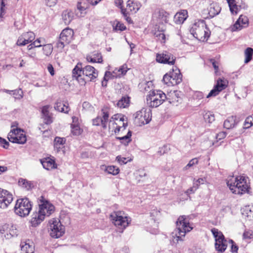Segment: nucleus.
<instances>
[{"label": "nucleus", "instance_id": "obj_23", "mask_svg": "<svg viewBox=\"0 0 253 253\" xmlns=\"http://www.w3.org/2000/svg\"><path fill=\"white\" fill-rule=\"evenodd\" d=\"M66 139L64 138L56 137L54 140V149L56 153H59L61 151H63L64 144Z\"/></svg>", "mask_w": 253, "mask_h": 253}, {"label": "nucleus", "instance_id": "obj_10", "mask_svg": "<svg viewBox=\"0 0 253 253\" xmlns=\"http://www.w3.org/2000/svg\"><path fill=\"white\" fill-rule=\"evenodd\" d=\"M74 32L70 28H65L61 33L58 41L56 43L58 48L62 50L65 45L68 44L73 40Z\"/></svg>", "mask_w": 253, "mask_h": 253}, {"label": "nucleus", "instance_id": "obj_58", "mask_svg": "<svg viewBox=\"0 0 253 253\" xmlns=\"http://www.w3.org/2000/svg\"><path fill=\"white\" fill-rule=\"evenodd\" d=\"M77 8L81 12V15H80L81 16H82V14L85 13V10H86V7L84 6H82L81 2L78 3Z\"/></svg>", "mask_w": 253, "mask_h": 253}, {"label": "nucleus", "instance_id": "obj_41", "mask_svg": "<svg viewBox=\"0 0 253 253\" xmlns=\"http://www.w3.org/2000/svg\"><path fill=\"white\" fill-rule=\"evenodd\" d=\"M245 63H248L252 59L253 55V49L251 47H248L245 51Z\"/></svg>", "mask_w": 253, "mask_h": 253}, {"label": "nucleus", "instance_id": "obj_21", "mask_svg": "<svg viewBox=\"0 0 253 253\" xmlns=\"http://www.w3.org/2000/svg\"><path fill=\"white\" fill-rule=\"evenodd\" d=\"M165 30L166 28L164 25H156L154 35L157 38V40L162 43L165 42L166 36L164 33Z\"/></svg>", "mask_w": 253, "mask_h": 253}, {"label": "nucleus", "instance_id": "obj_4", "mask_svg": "<svg viewBox=\"0 0 253 253\" xmlns=\"http://www.w3.org/2000/svg\"><path fill=\"white\" fill-rule=\"evenodd\" d=\"M190 31L194 38L202 42L207 41L211 34L209 29L203 20L195 22Z\"/></svg>", "mask_w": 253, "mask_h": 253}, {"label": "nucleus", "instance_id": "obj_52", "mask_svg": "<svg viewBox=\"0 0 253 253\" xmlns=\"http://www.w3.org/2000/svg\"><path fill=\"white\" fill-rule=\"evenodd\" d=\"M128 70V68L127 67V66L126 64H124L123 66H122L121 67L119 68V69L117 70L116 69L114 73H115L116 71H117V72L119 73L118 76L122 75L125 74L127 71Z\"/></svg>", "mask_w": 253, "mask_h": 253}, {"label": "nucleus", "instance_id": "obj_45", "mask_svg": "<svg viewBox=\"0 0 253 253\" xmlns=\"http://www.w3.org/2000/svg\"><path fill=\"white\" fill-rule=\"evenodd\" d=\"M71 128V131L73 135H79L82 133V130L78 124H72Z\"/></svg>", "mask_w": 253, "mask_h": 253}, {"label": "nucleus", "instance_id": "obj_55", "mask_svg": "<svg viewBox=\"0 0 253 253\" xmlns=\"http://www.w3.org/2000/svg\"><path fill=\"white\" fill-rule=\"evenodd\" d=\"M198 163V160L197 158L191 160L188 164L185 167L184 169H187L188 168Z\"/></svg>", "mask_w": 253, "mask_h": 253}, {"label": "nucleus", "instance_id": "obj_14", "mask_svg": "<svg viewBox=\"0 0 253 253\" xmlns=\"http://www.w3.org/2000/svg\"><path fill=\"white\" fill-rule=\"evenodd\" d=\"M156 61L159 63L172 65L175 63V57L171 53L165 51L157 54Z\"/></svg>", "mask_w": 253, "mask_h": 253}, {"label": "nucleus", "instance_id": "obj_7", "mask_svg": "<svg viewBox=\"0 0 253 253\" xmlns=\"http://www.w3.org/2000/svg\"><path fill=\"white\" fill-rule=\"evenodd\" d=\"M32 207L31 203L28 198L20 199L17 200L14 207V212L21 217H25L29 215Z\"/></svg>", "mask_w": 253, "mask_h": 253}, {"label": "nucleus", "instance_id": "obj_27", "mask_svg": "<svg viewBox=\"0 0 253 253\" xmlns=\"http://www.w3.org/2000/svg\"><path fill=\"white\" fill-rule=\"evenodd\" d=\"M171 80L170 81V86L177 85L182 82V75L180 71L170 72Z\"/></svg>", "mask_w": 253, "mask_h": 253}, {"label": "nucleus", "instance_id": "obj_24", "mask_svg": "<svg viewBox=\"0 0 253 253\" xmlns=\"http://www.w3.org/2000/svg\"><path fill=\"white\" fill-rule=\"evenodd\" d=\"M188 17V12L186 10H181L180 12H177L174 16V21L177 24H181Z\"/></svg>", "mask_w": 253, "mask_h": 253}, {"label": "nucleus", "instance_id": "obj_18", "mask_svg": "<svg viewBox=\"0 0 253 253\" xmlns=\"http://www.w3.org/2000/svg\"><path fill=\"white\" fill-rule=\"evenodd\" d=\"M102 117H97L92 120V124L94 126H101L104 128L107 127L109 115L104 110H102Z\"/></svg>", "mask_w": 253, "mask_h": 253}, {"label": "nucleus", "instance_id": "obj_31", "mask_svg": "<svg viewBox=\"0 0 253 253\" xmlns=\"http://www.w3.org/2000/svg\"><path fill=\"white\" fill-rule=\"evenodd\" d=\"M237 124L236 117L231 116L228 117L224 122V127L226 129H230L234 127Z\"/></svg>", "mask_w": 253, "mask_h": 253}, {"label": "nucleus", "instance_id": "obj_54", "mask_svg": "<svg viewBox=\"0 0 253 253\" xmlns=\"http://www.w3.org/2000/svg\"><path fill=\"white\" fill-rule=\"evenodd\" d=\"M116 160L120 165L126 164L127 162L130 161V160H128L126 158L122 157L121 156H118L116 157Z\"/></svg>", "mask_w": 253, "mask_h": 253}, {"label": "nucleus", "instance_id": "obj_34", "mask_svg": "<svg viewBox=\"0 0 253 253\" xmlns=\"http://www.w3.org/2000/svg\"><path fill=\"white\" fill-rule=\"evenodd\" d=\"M62 19L66 25L69 24L73 18V13L68 10H65L62 14Z\"/></svg>", "mask_w": 253, "mask_h": 253}, {"label": "nucleus", "instance_id": "obj_6", "mask_svg": "<svg viewBox=\"0 0 253 253\" xmlns=\"http://www.w3.org/2000/svg\"><path fill=\"white\" fill-rule=\"evenodd\" d=\"M176 228L178 230V234L176 233V241H182V237H184L187 232H190L193 227H191L185 215L180 216L176 221Z\"/></svg>", "mask_w": 253, "mask_h": 253}, {"label": "nucleus", "instance_id": "obj_51", "mask_svg": "<svg viewBox=\"0 0 253 253\" xmlns=\"http://www.w3.org/2000/svg\"><path fill=\"white\" fill-rule=\"evenodd\" d=\"M171 80L170 72L164 75L163 82L168 86H170V81Z\"/></svg>", "mask_w": 253, "mask_h": 253}, {"label": "nucleus", "instance_id": "obj_39", "mask_svg": "<svg viewBox=\"0 0 253 253\" xmlns=\"http://www.w3.org/2000/svg\"><path fill=\"white\" fill-rule=\"evenodd\" d=\"M18 184L20 186L27 190L32 189L34 187L33 184L31 182L23 178H20L18 181Z\"/></svg>", "mask_w": 253, "mask_h": 253}, {"label": "nucleus", "instance_id": "obj_13", "mask_svg": "<svg viewBox=\"0 0 253 253\" xmlns=\"http://www.w3.org/2000/svg\"><path fill=\"white\" fill-rule=\"evenodd\" d=\"M12 201V194L6 190L0 188V208L7 209Z\"/></svg>", "mask_w": 253, "mask_h": 253}, {"label": "nucleus", "instance_id": "obj_43", "mask_svg": "<svg viewBox=\"0 0 253 253\" xmlns=\"http://www.w3.org/2000/svg\"><path fill=\"white\" fill-rule=\"evenodd\" d=\"M211 231L215 238V241L216 240H220L222 239H224V236L223 235L222 233L219 231L217 229L213 228L211 230Z\"/></svg>", "mask_w": 253, "mask_h": 253}, {"label": "nucleus", "instance_id": "obj_12", "mask_svg": "<svg viewBox=\"0 0 253 253\" xmlns=\"http://www.w3.org/2000/svg\"><path fill=\"white\" fill-rule=\"evenodd\" d=\"M135 121L139 126L148 124L151 120V113L150 109L143 108L135 114Z\"/></svg>", "mask_w": 253, "mask_h": 253}, {"label": "nucleus", "instance_id": "obj_46", "mask_svg": "<svg viewBox=\"0 0 253 253\" xmlns=\"http://www.w3.org/2000/svg\"><path fill=\"white\" fill-rule=\"evenodd\" d=\"M253 125V116L248 117L244 122L243 128L247 129Z\"/></svg>", "mask_w": 253, "mask_h": 253}, {"label": "nucleus", "instance_id": "obj_25", "mask_svg": "<svg viewBox=\"0 0 253 253\" xmlns=\"http://www.w3.org/2000/svg\"><path fill=\"white\" fill-rule=\"evenodd\" d=\"M180 92L178 91H173L169 92V94L167 96L166 99L169 100V102L173 105H177V103L181 100L179 96Z\"/></svg>", "mask_w": 253, "mask_h": 253}, {"label": "nucleus", "instance_id": "obj_48", "mask_svg": "<svg viewBox=\"0 0 253 253\" xmlns=\"http://www.w3.org/2000/svg\"><path fill=\"white\" fill-rule=\"evenodd\" d=\"M204 119L206 122L211 123L214 121V114L211 112H207L204 116Z\"/></svg>", "mask_w": 253, "mask_h": 253}, {"label": "nucleus", "instance_id": "obj_37", "mask_svg": "<svg viewBox=\"0 0 253 253\" xmlns=\"http://www.w3.org/2000/svg\"><path fill=\"white\" fill-rule=\"evenodd\" d=\"M22 253H34V247L32 244L24 242L21 245Z\"/></svg>", "mask_w": 253, "mask_h": 253}, {"label": "nucleus", "instance_id": "obj_22", "mask_svg": "<svg viewBox=\"0 0 253 253\" xmlns=\"http://www.w3.org/2000/svg\"><path fill=\"white\" fill-rule=\"evenodd\" d=\"M141 7V4L134 0H128L126 3V11L135 13Z\"/></svg>", "mask_w": 253, "mask_h": 253}, {"label": "nucleus", "instance_id": "obj_40", "mask_svg": "<svg viewBox=\"0 0 253 253\" xmlns=\"http://www.w3.org/2000/svg\"><path fill=\"white\" fill-rule=\"evenodd\" d=\"M127 126V124H125L124 122L122 125H117L114 126V128L113 131H114L115 134L122 135H125V131L126 130Z\"/></svg>", "mask_w": 253, "mask_h": 253}, {"label": "nucleus", "instance_id": "obj_8", "mask_svg": "<svg viewBox=\"0 0 253 253\" xmlns=\"http://www.w3.org/2000/svg\"><path fill=\"white\" fill-rule=\"evenodd\" d=\"M123 214H124L123 212L118 211L114 212L110 215V218L114 225L122 231L128 225L130 221L128 220L126 216H124Z\"/></svg>", "mask_w": 253, "mask_h": 253}, {"label": "nucleus", "instance_id": "obj_62", "mask_svg": "<svg viewBox=\"0 0 253 253\" xmlns=\"http://www.w3.org/2000/svg\"><path fill=\"white\" fill-rule=\"evenodd\" d=\"M252 234L250 231H246L243 233V238L244 239H250L252 238Z\"/></svg>", "mask_w": 253, "mask_h": 253}, {"label": "nucleus", "instance_id": "obj_26", "mask_svg": "<svg viewBox=\"0 0 253 253\" xmlns=\"http://www.w3.org/2000/svg\"><path fill=\"white\" fill-rule=\"evenodd\" d=\"M49 107L44 106L42 109V117L43 119V122L45 124L48 125L52 123L53 120L50 115L48 110Z\"/></svg>", "mask_w": 253, "mask_h": 253}, {"label": "nucleus", "instance_id": "obj_49", "mask_svg": "<svg viewBox=\"0 0 253 253\" xmlns=\"http://www.w3.org/2000/svg\"><path fill=\"white\" fill-rule=\"evenodd\" d=\"M113 29L118 31L119 30L120 31H123L126 29V26L122 23H121L119 21H116V24L114 22L113 25Z\"/></svg>", "mask_w": 253, "mask_h": 253}, {"label": "nucleus", "instance_id": "obj_38", "mask_svg": "<svg viewBox=\"0 0 253 253\" xmlns=\"http://www.w3.org/2000/svg\"><path fill=\"white\" fill-rule=\"evenodd\" d=\"M220 7L216 3H212L210 4L209 9V14L211 16L213 17L217 15L220 10Z\"/></svg>", "mask_w": 253, "mask_h": 253}, {"label": "nucleus", "instance_id": "obj_1", "mask_svg": "<svg viewBox=\"0 0 253 253\" xmlns=\"http://www.w3.org/2000/svg\"><path fill=\"white\" fill-rule=\"evenodd\" d=\"M73 77L80 84L84 85L85 81H93L98 76L95 69L90 65L83 67L82 63H78L72 71Z\"/></svg>", "mask_w": 253, "mask_h": 253}, {"label": "nucleus", "instance_id": "obj_35", "mask_svg": "<svg viewBox=\"0 0 253 253\" xmlns=\"http://www.w3.org/2000/svg\"><path fill=\"white\" fill-rule=\"evenodd\" d=\"M129 97L127 96H123L121 99L118 101L117 105L120 108H125L129 106Z\"/></svg>", "mask_w": 253, "mask_h": 253}, {"label": "nucleus", "instance_id": "obj_63", "mask_svg": "<svg viewBox=\"0 0 253 253\" xmlns=\"http://www.w3.org/2000/svg\"><path fill=\"white\" fill-rule=\"evenodd\" d=\"M42 42L41 40L38 39L33 42V44H34L35 47H39L42 46V45L41 44Z\"/></svg>", "mask_w": 253, "mask_h": 253}, {"label": "nucleus", "instance_id": "obj_28", "mask_svg": "<svg viewBox=\"0 0 253 253\" xmlns=\"http://www.w3.org/2000/svg\"><path fill=\"white\" fill-rule=\"evenodd\" d=\"M100 168L102 170L114 175L118 174L120 172L119 168L114 166L101 165Z\"/></svg>", "mask_w": 253, "mask_h": 253}, {"label": "nucleus", "instance_id": "obj_60", "mask_svg": "<svg viewBox=\"0 0 253 253\" xmlns=\"http://www.w3.org/2000/svg\"><path fill=\"white\" fill-rule=\"evenodd\" d=\"M229 242L232 244L231 246V251L232 253H236L238 250V246L234 244L233 240H230Z\"/></svg>", "mask_w": 253, "mask_h": 253}, {"label": "nucleus", "instance_id": "obj_11", "mask_svg": "<svg viewBox=\"0 0 253 253\" xmlns=\"http://www.w3.org/2000/svg\"><path fill=\"white\" fill-rule=\"evenodd\" d=\"M8 139L12 143L23 144L26 143L27 138L23 130L20 128H13L8 134Z\"/></svg>", "mask_w": 253, "mask_h": 253}, {"label": "nucleus", "instance_id": "obj_3", "mask_svg": "<svg viewBox=\"0 0 253 253\" xmlns=\"http://www.w3.org/2000/svg\"><path fill=\"white\" fill-rule=\"evenodd\" d=\"M54 206L47 201H42L39 205L38 212H34L32 214L31 223L33 226H36L41 223L46 216H49L54 211Z\"/></svg>", "mask_w": 253, "mask_h": 253}, {"label": "nucleus", "instance_id": "obj_15", "mask_svg": "<svg viewBox=\"0 0 253 253\" xmlns=\"http://www.w3.org/2000/svg\"><path fill=\"white\" fill-rule=\"evenodd\" d=\"M228 81L224 79H219L217 80L216 84L213 88L211 90L207 96V98H210L212 96H215L219 93L224 89L227 86Z\"/></svg>", "mask_w": 253, "mask_h": 253}, {"label": "nucleus", "instance_id": "obj_42", "mask_svg": "<svg viewBox=\"0 0 253 253\" xmlns=\"http://www.w3.org/2000/svg\"><path fill=\"white\" fill-rule=\"evenodd\" d=\"M230 10L232 14H237L238 10V6L235 2V0H227Z\"/></svg>", "mask_w": 253, "mask_h": 253}, {"label": "nucleus", "instance_id": "obj_59", "mask_svg": "<svg viewBox=\"0 0 253 253\" xmlns=\"http://www.w3.org/2000/svg\"><path fill=\"white\" fill-rule=\"evenodd\" d=\"M45 1L47 6L52 7L56 5L57 0H45Z\"/></svg>", "mask_w": 253, "mask_h": 253}, {"label": "nucleus", "instance_id": "obj_44", "mask_svg": "<svg viewBox=\"0 0 253 253\" xmlns=\"http://www.w3.org/2000/svg\"><path fill=\"white\" fill-rule=\"evenodd\" d=\"M206 182V178L205 177L204 178H200L196 180L194 182L193 187L191 188V190H196L198 187L199 185L203 184Z\"/></svg>", "mask_w": 253, "mask_h": 253}, {"label": "nucleus", "instance_id": "obj_16", "mask_svg": "<svg viewBox=\"0 0 253 253\" xmlns=\"http://www.w3.org/2000/svg\"><path fill=\"white\" fill-rule=\"evenodd\" d=\"M169 13L165 10L157 9L153 14V19L156 20L160 25H164V23H167Z\"/></svg>", "mask_w": 253, "mask_h": 253}, {"label": "nucleus", "instance_id": "obj_19", "mask_svg": "<svg viewBox=\"0 0 253 253\" xmlns=\"http://www.w3.org/2000/svg\"><path fill=\"white\" fill-rule=\"evenodd\" d=\"M248 18L247 16L241 15L236 23L231 27L232 31L241 30L248 26Z\"/></svg>", "mask_w": 253, "mask_h": 253}, {"label": "nucleus", "instance_id": "obj_36", "mask_svg": "<svg viewBox=\"0 0 253 253\" xmlns=\"http://www.w3.org/2000/svg\"><path fill=\"white\" fill-rule=\"evenodd\" d=\"M54 108L59 112H63L64 113H67L69 111L68 106L62 102H56L55 104Z\"/></svg>", "mask_w": 253, "mask_h": 253}, {"label": "nucleus", "instance_id": "obj_29", "mask_svg": "<svg viewBox=\"0 0 253 253\" xmlns=\"http://www.w3.org/2000/svg\"><path fill=\"white\" fill-rule=\"evenodd\" d=\"M42 164L45 169L50 170L56 168V165L53 160L47 158L45 160L41 161Z\"/></svg>", "mask_w": 253, "mask_h": 253}, {"label": "nucleus", "instance_id": "obj_47", "mask_svg": "<svg viewBox=\"0 0 253 253\" xmlns=\"http://www.w3.org/2000/svg\"><path fill=\"white\" fill-rule=\"evenodd\" d=\"M42 49L44 54L46 56H49L52 52L53 47L50 44H47L43 45Z\"/></svg>", "mask_w": 253, "mask_h": 253}, {"label": "nucleus", "instance_id": "obj_5", "mask_svg": "<svg viewBox=\"0 0 253 253\" xmlns=\"http://www.w3.org/2000/svg\"><path fill=\"white\" fill-rule=\"evenodd\" d=\"M166 98L167 95L162 91L153 90L146 96V103L150 107L156 108L161 105Z\"/></svg>", "mask_w": 253, "mask_h": 253}, {"label": "nucleus", "instance_id": "obj_9", "mask_svg": "<svg viewBox=\"0 0 253 253\" xmlns=\"http://www.w3.org/2000/svg\"><path fill=\"white\" fill-rule=\"evenodd\" d=\"M50 235L52 238H58L64 233V227L59 219L52 218L49 221Z\"/></svg>", "mask_w": 253, "mask_h": 253}, {"label": "nucleus", "instance_id": "obj_17", "mask_svg": "<svg viewBox=\"0 0 253 253\" xmlns=\"http://www.w3.org/2000/svg\"><path fill=\"white\" fill-rule=\"evenodd\" d=\"M35 38V35L32 32L23 33L17 41L16 44L19 46H23L31 42Z\"/></svg>", "mask_w": 253, "mask_h": 253}, {"label": "nucleus", "instance_id": "obj_32", "mask_svg": "<svg viewBox=\"0 0 253 253\" xmlns=\"http://www.w3.org/2000/svg\"><path fill=\"white\" fill-rule=\"evenodd\" d=\"M86 60L90 62L102 63L103 61L101 53L98 52H94L92 56L87 55Z\"/></svg>", "mask_w": 253, "mask_h": 253}, {"label": "nucleus", "instance_id": "obj_53", "mask_svg": "<svg viewBox=\"0 0 253 253\" xmlns=\"http://www.w3.org/2000/svg\"><path fill=\"white\" fill-rule=\"evenodd\" d=\"M210 62L214 69L215 73L217 74L219 69V62L214 59H211Z\"/></svg>", "mask_w": 253, "mask_h": 253}, {"label": "nucleus", "instance_id": "obj_50", "mask_svg": "<svg viewBox=\"0 0 253 253\" xmlns=\"http://www.w3.org/2000/svg\"><path fill=\"white\" fill-rule=\"evenodd\" d=\"M12 95L15 99L20 100L23 97V92L21 89H15L13 90Z\"/></svg>", "mask_w": 253, "mask_h": 253}, {"label": "nucleus", "instance_id": "obj_2", "mask_svg": "<svg viewBox=\"0 0 253 253\" xmlns=\"http://www.w3.org/2000/svg\"><path fill=\"white\" fill-rule=\"evenodd\" d=\"M247 179V177L242 175L229 176L226 179V184L233 194L242 195L249 193L250 186Z\"/></svg>", "mask_w": 253, "mask_h": 253}, {"label": "nucleus", "instance_id": "obj_57", "mask_svg": "<svg viewBox=\"0 0 253 253\" xmlns=\"http://www.w3.org/2000/svg\"><path fill=\"white\" fill-rule=\"evenodd\" d=\"M0 17H2V15L5 13V9L4 8L5 4L4 3V0H0Z\"/></svg>", "mask_w": 253, "mask_h": 253}, {"label": "nucleus", "instance_id": "obj_33", "mask_svg": "<svg viewBox=\"0 0 253 253\" xmlns=\"http://www.w3.org/2000/svg\"><path fill=\"white\" fill-rule=\"evenodd\" d=\"M131 131L130 130H128L126 134L122 135V136L117 137L116 139L119 140L122 143L126 145L131 141Z\"/></svg>", "mask_w": 253, "mask_h": 253}, {"label": "nucleus", "instance_id": "obj_20", "mask_svg": "<svg viewBox=\"0 0 253 253\" xmlns=\"http://www.w3.org/2000/svg\"><path fill=\"white\" fill-rule=\"evenodd\" d=\"M124 118L122 114H115L110 119L108 122V127L109 130L113 131L114 126L117 125H122L124 123Z\"/></svg>", "mask_w": 253, "mask_h": 253}, {"label": "nucleus", "instance_id": "obj_61", "mask_svg": "<svg viewBox=\"0 0 253 253\" xmlns=\"http://www.w3.org/2000/svg\"><path fill=\"white\" fill-rule=\"evenodd\" d=\"M47 69L52 76L54 75V70L53 66L51 64L47 65Z\"/></svg>", "mask_w": 253, "mask_h": 253}, {"label": "nucleus", "instance_id": "obj_56", "mask_svg": "<svg viewBox=\"0 0 253 253\" xmlns=\"http://www.w3.org/2000/svg\"><path fill=\"white\" fill-rule=\"evenodd\" d=\"M121 12H122V14H123L124 16L125 17L126 21L129 23H131L132 20H131V18L129 16H128V14L129 12L126 11V9H125V8H122Z\"/></svg>", "mask_w": 253, "mask_h": 253}, {"label": "nucleus", "instance_id": "obj_30", "mask_svg": "<svg viewBox=\"0 0 253 253\" xmlns=\"http://www.w3.org/2000/svg\"><path fill=\"white\" fill-rule=\"evenodd\" d=\"M215 248L218 252L223 253L227 248L226 240L225 239L220 240H216Z\"/></svg>", "mask_w": 253, "mask_h": 253}, {"label": "nucleus", "instance_id": "obj_64", "mask_svg": "<svg viewBox=\"0 0 253 253\" xmlns=\"http://www.w3.org/2000/svg\"><path fill=\"white\" fill-rule=\"evenodd\" d=\"M160 214V212L158 211L157 210H153L150 213L151 216L152 217H156L159 216Z\"/></svg>", "mask_w": 253, "mask_h": 253}]
</instances>
